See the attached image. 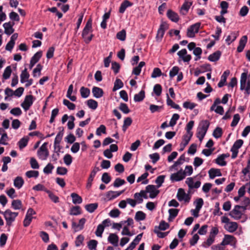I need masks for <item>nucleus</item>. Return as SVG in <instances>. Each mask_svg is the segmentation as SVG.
I'll return each mask as SVG.
<instances>
[{
    "label": "nucleus",
    "mask_w": 250,
    "mask_h": 250,
    "mask_svg": "<svg viewBox=\"0 0 250 250\" xmlns=\"http://www.w3.org/2000/svg\"><path fill=\"white\" fill-rule=\"evenodd\" d=\"M145 97V92L144 90H141L138 94H136L134 96V100L136 102L142 101Z\"/></svg>",
    "instance_id": "nucleus-35"
},
{
    "label": "nucleus",
    "mask_w": 250,
    "mask_h": 250,
    "mask_svg": "<svg viewBox=\"0 0 250 250\" xmlns=\"http://www.w3.org/2000/svg\"><path fill=\"white\" fill-rule=\"evenodd\" d=\"M223 132L221 127H217L213 132V136L215 138H219L222 135Z\"/></svg>",
    "instance_id": "nucleus-54"
},
{
    "label": "nucleus",
    "mask_w": 250,
    "mask_h": 250,
    "mask_svg": "<svg viewBox=\"0 0 250 250\" xmlns=\"http://www.w3.org/2000/svg\"><path fill=\"white\" fill-rule=\"evenodd\" d=\"M42 51H39L36 53L34 56L31 58L30 61L36 63L41 59L42 56Z\"/></svg>",
    "instance_id": "nucleus-47"
},
{
    "label": "nucleus",
    "mask_w": 250,
    "mask_h": 250,
    "mask_svg": "<svg viewBox=\"0 0 250 250\" xmlns=\"http://www.w3.org/2000/svg\"><path fill=\"white\" fill-rule=\"evenodd\" d=\"M92 19L91 18L89 19L87 21L82 32V37L84 39V42L87 44L91 42L93 37V34H91L88 37L87 36L89 32L92 31Z\"/></svg>",
    "instance_id": "nucleus-1"
},
{
    "label": "nucleus",
    "mask_w": 250,
    "mask_h": 250,
    "mask_svg": "<svg viewBox=\"0 0 250 250\" xmlns=\"http://www.w3.org/2000/svg\"><path fill=\"white\" fill-rule=\"evenodd\" d=\"M24 184V180L21 177L18 176L14 180V186L18 189L21 188Z\"/></svg>",
    "instance_id": "nucleus-29"
},
{
    "label": "nucleus",
    "mask_w": 250,
    "mask_h": 250,
    "mask_svg": "<svg viewBox=\"0 0 250 250\" xmlns=\"http://www.w3.org/2000/svg\"><path fill=\"white\" fill-rule=\"evenodd\" d=\"M221 221L225 223L224 228L229 232H233L238 228V224L235 222H230L229 219L225 216L221 217Z\"/></svg>",
    "instance_id": "nucleus-2"
},
{
    "label": "nucleus",
    "mask_w": 250,
    "mask_h": 250,
    "mask_svg": "<svg viewBox=\"0 0 250 250\" xmlns=\"http://www.w3.org/2000/svg\"><path fill=\"white\" fill-rule=\"evenodd\" d=\"M81 214V209L80 206L72 207L70 209L69 214L71 215H78Z\"/></svg>",
    "instance_id": "nucleus-37"
},
{
    "label": "nucleus",
    "mask_w": 250,
    "mask_h": 250,
    "mask_svg": "<svg viewBox=\"0 0 250 250\" xmlns=\"http://www.w3.org/2000/svg\"><path fill=\"white\" fill-rule=\"evenodd\" d=\"M119 237L116 234L111 233L108 237V241L114 246H118Z\"/></svg>",
    "instance_id": "nucleus-24"
},
{
    "label": "nucleus",
    "mask_w": 250,
    "mask_h": 250,
    "mask_svg": "<svg viewBox=\"0 0 250 250\" xmlns=\"http://www.w3.org/2000/svg\"><path fill=\"white\" fill-rule=\"evenodd\" d=\"M63 104L64 105H66L69 110H74L75 109V104L66 99L63 100Z\"/></svg>",
    "instance_id": "nucleus-56"
},
{
    "label": "nucleus",
    "mask_w": 250,
    "mask_h": 250,
    "mask_svg": "<svg viewBox=\"0 0 250 250\" xmlns=\"http://www.w3.org/2000/svg\"><path fill=\"white\" fill-rule=\"evenodd\" d=\"M210 123L208 120L202 121L199 125L197 128V134L206 135L208 129L209 127Z\"/></svg>",
    "instance_id": "nucleus-6"
},
{
    "label": "nucleus",
    "mask_w": 250,
    "mask_h": 250,
    "mask_svg": "<svg viewBox=\"0 0 250 250\" xmlns=\"http://www.w3.org/2000/svg\"><path fill=\"white\" fill-rule=\"evenodd\" d=\"M87 105L89 108L95 110L98 107V103L94 100L89 99L86 101Z\"/></svg>",
    "instance_id": "nucleus-43"
},
{
    "label": "nucleus",
    "mask_w": 250,
    "mask_h": 250,
    "mask_svg": "<svg viewBox=\"0 0 250 250\" xmlns=\"http://www.w3.org/2000/svg\"><path fill=\"white\" fill-rule=\"evenodd\" d=\"M124 191V190L120 191H109L106 193V196L108 200H111L120 196Z\"/></svg>",
    "instance_id": "nucleus-18"
},
{
    "label": "nucleus",
    "mask_w": 250,
    "mask_h": 250,
    "mask_svg": "<svg viewBox=\"0 0 250 250\" xmlns=\"http://www.w3.org/2000/svg\"><path fill=\"white\" fill-rule=\"evenodd\" d=\"M167 104L168 105L176 109L180 110L181 108L178 104H176L173 101L170 99L168 95L167 94Z\"/></svg>",
    "instance_id": "nucleus-41"
},
{
    "label": "nucleus",
    "mask_w": 250,
    "mask_h": 250,
    "mask_svg": "<svg viewBox=\"0 0 250 250\" xmlns=\"http://www.w3.org/2000/svg\"><path fill=\"white\" fill-rule=\"evenodd\" d=\"M179 118L180 116L178 114H174L170 119L169 125L170 126H173L175 125L176 124L177 121L179 119Z\"/></svg>",
    "instance_id": "nucleus-53"
},
{
    "label": "nucleus",
    "mask_w": 250,
    "mask_h": 250,
    "mask_svg": "<svg viewBox=\"0 0 250 250\" xmlns=\"http://www.w3.org/2000/svg\"><path fill=\"white\" fill-rule=\"evenodd\" d=\"M208 174L210 179H213L216 176H222V173L219 169L212 168L208 171Z\"/></svg>",
    "instance_id": "nucleus-23"
},
{
    "label": "nucleus",
    "mask_w": 250,
    "mask_h": 250,
    "mask_svg": "<svg viewBox=\"0 0 250 250\" xmlns=\"http://www.w3.org/2000/svg\"><path fill=\"white\" fill-rule=\"evenodd\" d=\"M179 211V209L177 208H170L168 210L169 217L168 220L169 222H171L178 215Z\"/></svg>",
    "instance_id": "nucleus-25"
},
{
    "label": "nucleus",
    "mask_w": 250,
    "mask_h": 250,
    "mask_svg": "<svg viewBox=\"0 0 250 250\" xmlns=\"http://www.w3.org/2000/svg\"><path fill=\"white\" fill-rule=\"evenodd\" d=\"M211 67L208 63L204 64L200 66L199 73H204L206 71H211Z\"/></svg>",
    "instance_id": "nucleus-48"
},
{
    "label": "nucleus",
    "mask_w": 250,
    "mask_h": 250,
    "mask_svg": "<svg viewBox=\"0 0 250 250\" xmlns=\"http://www.w3.org/2000/svg\"><path fill=\"white\" fill-rule=\"evenodd\" d=\"M71 197L72 198V202L74 204H81L82 203V198L80 196H79L77 193L74 192L72 193L71 194Z\"/></svg>",
    "instance_id": "nucleus-32"
},
{
    "label": "nucleus",
    "mask_w": 250,
    "mask_h": 250,
    "mask_svg": "<svg viewBox=\"0 0 250 250\" xmlns=\"http://www.w3.org/2000/svg\"><path fill=\"white\" fill-rule=\"evenodd\" d=\"M243 214V213L240 208V205H235L229 213V215L235 220L241 219Z\"/></svg>",
    "instance_id": "nucleus-10"
},
{
    "label": "nucleus",
    "mask_w": 250,
    "mask_h": 250,
    "mask_svg": "<svg viewBox=\"0 0 250 250\" xmlns=\"http://www.w3.org/2000/svg\"><path fill=\"white\" fill-rule=\"evenodd\" d=\"M237 34L235 32H231L230 35H229L226 39V42L228 45H229L232 42L234 41L237 38Z\"/></svg>",
    "instance_id": "nucleus-44"
},
{
    "label": "nucleus",
    "mask_w": 250,
    "mask_h": 250,
    "mask_svg": "<svg viewBox=\"0 0 250 250\" xmlns=\"http://www.w3.org/2000/svg\"><path fill=\"white\" fill-rule=\"evenodd\" d=\"M146 191L149 193V197L150 198H155L159 193V190L157 189L155 186L152 185H148L146 187Z\"/></svg>",
    "instance_id": "nucleus-15"
},
{
    "label": "nucleus",
    "mask_w": 250,
    "mask_h": 250,
    "mask_svg": "<svg viewBox=\"0 0 250 250\" xmlns=\"http://www.w3.org/2000/svg\"><path fill=\"white\" fill-rule=\"evenodd\" d=\"M247 73L243 72L241 74V79H240V89L241 90L243 91L245 89V86H246V84L247 83Z\"/></svg>",
    "instance_id": "nucleus-26"
},
{
    "label": "nucleus",
    "mask_w": 250,
    "mask_h": 250,
    "mask_svg": "<svg viewBox=\"0 0 250 250\" xmlns=\"http://www.w3.org/2000/svg\"><path fill=\"white\" fill-rule=\"evenodd\" d=\"M167 16L171 21L177 22L179 20L178 15L176 12L169 9L167 13Z\"/></svg>",
    "instance_id": "nucleus-19"
},
{
    "label": "nucleus",
    "mask_w": 250,
    "mask_h": 250,
    "mask_svg": "<svg viewBox=\"0 0 250 250\" xmlns=\"http://www.w3.org/2000/svg\"><path fill=\"white\" fill-rule=\"evenodd\" d=\"M73 90V84H70L67 90L66 97L69 98L71 101L73 102H75L76 101L77 98L75 96H72V93Z\"/></svg>",
    "instance_id": "nucleus-33"
},
{
    "label": "nucleus",
    "mask_w": 250,
    "mask_h": 250,
    "mask_svg": "<svg viewBox=\"0 0 250 250\" xmlns=\"http://www.w3.org/2000/svg\"><path fill=\"white\" fill-rule=\"evenodd\" d=\"M11 207L14 209H20L22 207L21 201L20 200H13L11 203Z\"/></svg>",
    "instance_id": "nucleus-34"
},
{
    "label": "nucleus",
    "mask_w": 250,
    "mask_h": 250,
    "mask_svg": "<svg viewBox=\"0 0 250 250\" xmlns=\"http://www.w3.org/2000/svg\"><path fill=\"white\" fill-rule=\"evenodd\" d=\"M36 214V212L32 208H29L26 213L25 217L23 220V226L25 227H28L31 223L33 217V215Z\"/></svg>",
    "instance_id": "nucleus-12"
},
{
    "label": "nucleus",
    "mask_w": 250,
    "mask_h": 250,
    "mask_svg": "<svg viewBox=\"0 0 250 250\" xmlns=\"http://www.w3.org/2000/svg\"><path fill=\"white\" fill-rule=\"evenodd\" d=\"M47 143H43L38 150V155L43 160H46L49 156V151L47 148Z\"/></svg>",
    "instance_id": "nucleus-5"
},
{
    "label": "nucleus",
    "mask_w": 250,
    "mask_h": 250,
    "mask_svg": "<svg viewBox=\"0 0 250 250\" xmlns=\"http://www.w3.org/2000/svg\"><path fill=\"white\" fill-rule=\"evenodd\" d=\"M162 90V88L160 84H156L154 85L153 91L157 96H159L161 94Z\"/></svg>",
    "instance_id": "nucleus-64"
},
{
    "label": "nucleus",
    "mask_w": 250,
    "mask_h": 250,
    "mask_svg": "<svg viewBox=\"0 0 250 250\" xmlns=\"http://www.w3.org/2000/svg\"><path fill=\"white\" fill-rule=\"evenodd\" d=\"M4 219L6 222V225L10 227L12 223L15 221L16 218L19 214L18 212H13L10 209H7L5 211L2 212Z\"/></svg>",
    "instance_id": "nucleus-3"
},
{
    "label": "nucleus",
    "mask_w": 250,
    "mask_h": 250,
    "mask_svg": "<svg viewBox=\"0 0 250 250\" xmlns=\"http://www.w3.org/2000/svg\"><path fill=\"white\" fill-rule=\"evenodd\" d=\"M132 123V120L130 117L125 118L122 126V129L124 132H125L127 127L131 125Z\"/></svg>",
    "instance_id": "nucleus-40"
},
{
    "label": "nucleus",
    "mask_w": 250,
    "mask_h": 250,
    "mask_svg": "<svg viewBox=\"0 0 250 250\" xmlns=\"http://www.w3.org/2000/svg\"><path fill=\"white\" fill-rule=\"evenodd\" d=\"M34 97L32 95H27L23 102L21 104L22 107L25 110H28L33 103Z\"/></svg>",
    "instance_id": "nucleus-11"
},
{
    "label": "nucleus",
    "mask_w": 250,
    "mask_h": 250,
    "mask_svg": "<svg viewBox=\"0 0 250 250\" xmlns=\"http://www.w3.org/2000/svg\"><path fill=\"white\" fill-rule=\"evenodd\" d=\"M248 38L247 36H243L241 37L239 41V45L237 48V51L238 52H241L244 49V47L247 43Z\"/></svg>",
    "instance_id": "nucleus-17"
},
{
    "label": "nucleus",
    "mask_w": 250,
    "mask_h": 250,
    "mask_svg": "<svg viewBox=\"0 0 250 250\" xmlns=\"http://www.w3.org/2000/svg\"><path fill=\"white\" fill-rule=\"evenodd\" d=\"M12 72V70L10 66H8L5 69L2 75V77L4 79L6 80L9 78Z\"/></svg>",
    "instance_id": "nucleus-49"
},
{
    "label": "nucleus",
    "mask_w": 250,
    "mask_h": 250,
    "mask_svg": "<svg viewBox=\"0 0 250 250\" xmlns=\"http://www.w3.org/2000/svg\"><path fill=\"white\" fill-rule=\"evenodd\" d=\"M46 193L48 194V196L50 200L54 203H58L59 202V198L55 195L52 191H46Z\"/></svg>",
    "instance_id": "nucleus-45"
},
{
    "label": "nucleus",
    "mask_w": 250,
    "mask_h": 250,
    "mask_svg": "<svg viewBox=\"0 0 250 250\" xmlns=\"http://www.w3.org/2000/svg\"><path fill=\"white\" fill-rule=\"evenodd\" d=\"M200 25V22H197L190 26L187 30V36L189 38L194 37L195 36V33L198 32Z\"/></svg>",
    "instance_id": "nucleus-9"
},
{
    "label": "nucleus",
    "mask_w": 250,
    "mask_h": 250,
    "mask_svg": "<svg viewBox=\"0 0 250 250\" xmlns=\"http://www.w3.org/2000/svg\"><path fill=\"white\" fill-rule=\"evenodd\" d=\"M169 227V225L165 221L162 220L160 222L159 226H155L154 229H157L158 230H165Z\"/></svg>",
    "instance_id": "nucleus-42"
},
{
    "label": "nucleus",
    "mask_w": 250,
    "mask_h": 250,
    "mask_svg": "<svg viewBox=\"0 0 250 250\" xmlns=\"http://www.w3.org/2000/svg\"><path fill=\"white\" fill-rule=\"evenodd\" d=\"M124 86V83L122 81L119 79H117L114 83V85L113 88V91H116V90L121 88Z\"/></svg>",
    "instance_id": "nucleus-51"
},
{
    "label": "nucleus",
    "mask_w": 250,
    "mask_h": 250,
    "mask_svg": "<svg viewBox=\"0 0 250 250\" xmlns=\"http://www.w3.org/2000/svg\"><path fill=\"white\" fill-rule=\"evenodd\" d=\"M145 62H141L139 65L136 67H134L132 71V74L138 76L140 75L142 68L145 65Z\"/></svg>",
    "instance_id": "nucleus-31"
},
{
    "label": "nucleus",
    "mask_w": 250,
    "mask_h": 250,
    "mask_svg": "<svg viewBox=\"0 0 250 250\" xmlns=\"http://www.w3.org/2000/svg\"><path fill=\"white\" fill-rule=\"evenodd\" d=\"M185 178V173L183 172V170L181 169L176 173L172 174L170 175V180L172 182H177L182 180Z\"/></svg>",
    "instance_id": "nucleus-14"
},
{
    "label": "nucleus",
    "mask_w": 250,
    "mask_h": 250,
    "mask_svg": "<svg viewBox=\"0 0 250 250\" xmlns=\"http://www.w3.org/2000/svg\"><path fill=\"white\" fill-rule=\"evenodd\" d=\"M39 173L38 171L29 170L26 172L25 175L28 178H37L38 177Z\"/></svg>",
    "instance_id": "nucleus-57"
},
{
    "label": "nucleus",
    "mask_w": 250,
    "mask_h": 250,
    "mask_svg": "<svg viewBox=\"0 0 250 250\" xmlns=\"http://www.w3.org/2000/svg\"><path fill=\"white\" fill-rule=\"evenodd\" d=\"M116 38L122 41H124L126 38V32L125 30L123 29L117 33Z\"/></svg>",
    "instance_id": "nucleus-52"
},
{
    "label": "nucleus",
    "mask_w": 250,
    "mask_h": 250,
    "mask_svg": "<svg viewBox=\"0 0 250 250\" xmlns=\"http://www.w3.org/2000/svg\"><path fill=\"white\" fill-rule=\"evenodd\" d=\"M84 240V237L83 235L80 234L79 235L75 241V246L78 247L83 244Z\"/></svg>",
    "instance_id": "nucleus-61"
},
{
    "label": "nucleus",
    "mask_w": 250,
    "mask_h": 250,
    "mask_svg": "<svg viewBox=\"0 0 250 250\" xmlns=\"http://www.w3.org/2000/svg\"><path fill=\"white\" fill-rule=\"evenodd\" d=\"M243 143V141L241 139L237 140L234 142L230 149V151L232 152V159H235L237 156L238 149L242 146Z\"/></svg>",
    "instance_id": "nucleus-7"
},
{
    "label": "nucleus",
    "mask_w": 250,
    "mask_h": 250,
    "mask_svg": "<svg viewBox=\"0 0 250 250\" xmlns=\"http://www.w3.org/2000/svg\"><path fill=\"white\" fill-rule=\"evenodd\" d=\"M104 229V226L103 225H99L95 232L96 235L98 237H102V233Z\"/></svg>",
    "instance_id": "nucleus-59"
},
{
    "label": "nucleus",
    "mask_w": 250,
    "mask_h": 250,
    "mask_svg": "<svg viewBox=\"0 0 250 250\" xmlns=\"http://www.w3.org/2000/svg\"><path fill=\"white\" fill-rule=\"evenodd\" d=\"M162 74V73L161 69L159 68L156 67L154 68L151 77L153 78H155L161 76Z\"/></svg>",
    "instance_id": "nucleus-55"
},
{
    "label": "nucleus",
    "mask_w": 250,
    "mask_h": 250,
    "mask_svg": "<svg viewBox=\"0 0 250 250\" xmlns=\"http://www.w3.org/2000/svg\"><path fill=\"white\" fill-rule=\"evenodd\" d=\"M92 92L94 97L96 98H101L104 95L103 89L98 87L94 86L92 89Z\"/></svg>",
    "instance_id": "nucleus-22"
},
{
    "label": "nucleus",
    "mask_w": 250,
    "mask_h": 250,
    "mask_svg": "<svg viewBox=\"0 0 250 250\" xmlns=\"http://www.w3.org/2000/svg\"><path fill=\"white\" fill-rule=\"evenodd\" d=\"M221 55V52L220 51H217L214 53L210 54L208 57V59L211 62H216L218 61Z\"/></svg>",
    "instance_id": "nucleus-30"
},
{
    "label": "nucleus",
    "mask_w": 250,
    "mask_h": 250,
    "mask_svg": "<svg viewBox=\"0 0 250 250\" xmlns=\"http://www.w3.org/2000/svg\"><path fill=\"white\" fill-rule=\"evenodd\" d=\"M193 135V133L190 134H186L183 136L182 142L181 143V146H184V147H185L188 144L190 141L192 136Z\"/></svg>",
    "instance_id": "nucleus-28"
},
{
    "label": "nucleus",
    "mask_w": 250,
    "mask_h": 250,
    "mask_svg": "<svg viewBox=\"0 0 250 250\" xmlns=\"http://www.w3.org/2000/svg\"><path fill=\"white\" fill-rule=\"evenodd\" d=\"M98 203H92L85 205V209L90 213L93 212L98 208Z\"/></svg>",
    "instance_id": "nucleus-38"
},
{
    "label": "nucleus",
    "mask_w": 250,
    "mask_h": 250,
    "mask_svg": "<svg viewBox=\"0 0 250 250\" xmlns=\"http://www.w3.org/2000/svg\"><path fill=\"white\" fill-rule=\"evenodd\" d=\"M194 204L195 205V208H197V210H200L204 204V201L202 198H198L194 202Z\"/></svg>",
    "instance_id": "nucleus-63"
},
{
    "label": "nucleus",
    "mask_w": 250,
    "mask_h": 250,
    "mask_svg": "<svg viewBox=\"0 0 250 250\" xmlns=\"http://www.w3.org/2000/svg\"><path fill=\"white\" fill-rule=\"evenodd\" d=\"M196 105L197 104L188 101H186L183 103V107L184 108L191 110L193 109Z\"/></svg>",
    "instance_id": "nucleus-58"
},
{
    "label": "nucleus",
    "mask_w": 250,
    "mask_h": 250,
    "mask_svg": "<svg viewBox=\"0 0 250 250\" xmlns=\"http://www.w3.org/2000/svg\"><path fill=\"white\" fill-rule=\"evenodd\" d=\"M132 3L127 0H124L121 4L119 8V12L123 13L125 11L126 8L129 6L132 5Z\"/></svg>",
    "instance_id": "nucleus-27"
},
{
    "label": "nucleus",
    "mask_w": 250,
    "mask_h": 250,
    "mask_svg": "<svg viewBox=\"0 0 250 250\" xmlns=\"http://www.w3.org/2000/svg\"><path fill=\"white\" fill-rule=\"evenodd\" d=\"M15 23L14 22H5L3 24V26L4 28V33L8 35H10L14 33V29L13 28V26L14 25Z\"/></svg>",
    "instance_id": "nucleus-16"
},
{
    "label": "nucleus",
    "mask_w": 250,
    "mask_h": 250,
    "mask_svg": "<svg viewBox=\"0 0 250 250\" xmlns=\"http://www.w3.org/2000/svg\"><path fill=\"white\" fill-rule=\"evenodd\" d=\"M230 73V71L229 70H226L221 76V79L220 81L218 83V86L219 87H223L226 83L227 82V79L228 76Z\"/></svg>",
    "instance_id": "nucleus-21"
},
{
    "label": "nucleus",
    "mask_w": 250,
    "mask_h": 250,
    "mask_svg": "<svg viewBox=\"0 0 250 250\" xmlns=\"http://www.w3.org/2000/svg\"><path fill=\"white\" fill-rule=\"evenodd\" d=\"M81 96L83 98L88 97L90 94V90L88 88L82 87L80 89Z\"/></svg>",
    "instance_id": "nucleus-46"
},
{
    "label": "nucleus",
    "mask_w": 250,
    "mask_h": 250,
    "mask_svg": "<svg viewBox=\"0 0 250 250\" xmlns=\"http://www.w3.org/2000/svg\"><path fill=\"white\" fill-rule=\"evenodd\" d=\"M146 214L141 211H138L136 213L135 219L137 221H142L145 219Z\"/></svg>",
    "instance_id": "nucleus-50"
},
{
    "label": "nucleus",
    "mask_w": 250,
    "mask_h": 250,
    "mask_svg": "<svg viewBox=\"0 0 250 250\" xmlns=\"http://www.w3.org/2000/svg\"><path fill=\"white\" fill-rule=\"evenodd\" d=\"M177 198L180 202L184 201L186 203H189L191 196L188 194L186 193L184 189L180 188L178 190Z\"/></svg>",
    "instance_id": "nucleus-8"
},
{
    "label": "nucleus",
    "mask_w": 250,
    "mask_h": 250,
    "mask_svg": "<svg viewBox=\"0 0 250 250\" xmlns=\"http://www.w3.org/2000/svg\"><path fill=\"white\" fill-rule=\"evenodd\" d=\"M119 109L125 114H127L130 112V109L128 108L127 104L125 103H122L120 104Z\"/></svg>",
    "instance_id": "nucleus-60"
},
{
    "label": "nucleus",
    "mask_w": 250,
    "mask_h": 250,
    "mask_svg": "<svg viewBox=\"0 0 250 250\" xmlns=\"http://www.w3.org/2000/svg\"><path fill=\"white\" fill-rule=\"evenodd\" d=\"M235 243L236 239L233 236L225 234L224 235V238L221 242V245H224V246L228 245H233Z\"/></svg>",
    "instance_id": "nucleus-13"
},
{
    "label": "nucleus",
    "mask_w": 250,
    "mask_h": 250,
    "mask_svg": "<svg viewBox=\"0 0 250 250\" xmlns=\"http://www.w3.org/2000/svg\"><path fill=\"white\" fill-rule=\"evenodd\" d=\"M192 4V2L188 1H185L181 8L180 13L183 15H186Z\"/></svg>",
    "instance_id": "nucleus-20"
},
{
    "label": "nucleus",
    "mask_w": 250,
    "mask_h": 250,
    "mask_svg": "<svg viewBox=\"0 0 250 250\" xmlns=\"http://www.w3.org/2000/svg\"><path fill=\"white\" fill-rule=\"evenodd\" d=\"M111 177L109 176V174L107 172H104L103 173L102 177V181L103 182L107 184L109 183L111 181Z\"/></svg>",
    "instance_id": "nucleus-62"
},
{
    "label": "nucleus",
    "mask_w": 250,
    "mask_h": 250,
    "mask_svg": "<svg viewBox=\"0 0 250 250\" xmlns=\"http://www.w3.org/2000/svg\"><path fill=\"white\" fill-rule=\"evenodd\" d=\"M168 28V25L167 22L163 21L160 25L157 31L156 39L158 42H161L163 38L165 31Z\"/></svg>",
    "instance_id": "nucleus-4"
},
{
    "label": "nucleus",
    "mask_w": 250,
    "mask_h": 250,
    "mask_svg": "<svg viewBox=\"0 0 250 250\" xmlns=\"http://www.w3.org/2000/svg\"><path fill=\"white\" fill-rule=\"evenodd\" d=\"M29 76L30 75L27 72V69L26 68H25L22 71L20 76L21 82V83H24L26 81L27 79H28Z\"/></svg>",
    "instance_id": "nucleus-36"
},
{
    "label": "nucleus",
    "mask_w": 250,
    "mask_h": 250,
    "mask_svg": "<svg viewBox=\"0 0 250 250\" xmlns=\"http://www.w3.org/2000/svg\"><path fill=\"white\" fill-rule=\"evenodd\" d=\"M29 140L28 137H24L21 138L18 142V145L20 149L21 150L25 147L27 144Z\"/></svg>",
    "instance_id": "nucleus-39"
}]
</instances>
